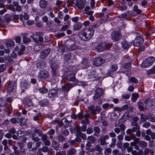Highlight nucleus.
Returning <instances> with one entry per match:
<instances>
[{
	"label": "nucleus",
	"mask_w": 155,
	"mask_h": 155,
	"mask_svg": "<svg viewBox=\"0 0 155 155\" xmlns=\"http://www.w3.org/2000/svg\"><path fill=\"white\" fill-rule=\"evenodd\" d=\"M121 45L122 48L124 49H128L131 45L132 44L126 40H124L121 42Z\"/></svg>",
	"instance_id": "412c9836"
},
{
	"label": "nucleus",
	"mask_w": 155,
	"mask_h": 155,
	"mask_svg": "<svg viewBox=\"0 0 155 155\" xmlns=\"http://www.w3.org/2000/svg\"><path fill=\"white\" fill-rule=\"evenodd\" d=\"M93 130L94 131V135L95 136H98L101 132V129L98 126H95L93 127Z\"/></svg>",
	"instance_id": "2f4dec72"
},
{
	"label": "nucleus",
	"mask_w": 155,
	"mask_h": 155,
	"mask_svg": "<svg viewBox=\"0 0 155 155\" xmlns=\"http://www.w3.org/2000/svg\"><path fill=\"white\" fill-rule=\"evenodd\" d=\"M65 49V47L64 46H60L58 47V50L59 53L63 54L64 51Z\"/></svg>",
	"instance_id": "de8ad7c7"
},
{
	"label": "nucleus",
	"mask_w": 155,
	"mask_h": 155,
	"mask_svg": "<svg viewBox=\"0 0 155 155\" xmlns=\"http://www.w3.org/2000/svg\"><path fill=\"white\" fill-rule=\"evenodd\" d=\"M50 52V49L49 48L44 49L41 52L39 55L40 58L41 59H45L48 55Z\"/></svg>",
	"instance_id": "2eb2a0df"
},
{
	"label": "nucleus",
	"mask_w": 155,
	"mask_h": 155,
	"mask_svg": "<svg viewBox=\"0 0 155 155\" xmlns=\"http://www.w3.org/2000/svg\"><path fill=\"white\" fill-rule=\"evenodd\" d=\"M76 5L77 7L79 9H82L84 7V3L81 0H77Z\"/></svg>",
	"instance_id": "7c9ffc66"
},
{
	"label": "nucleus",
	"mask_w": 155,
	"mask_h": 155,
	"mask_svg": "<svg viewBox=\"0 0 155 155\" xmlns=\"http://www.w3.org/2000/svg\"><path fill=\"white\" fill-rule=\"evenodd\" d=\"M87 142L86 145L87 147L91 146V143H94L96 141V138L93 135L88 136L87 139Z\"/></svg>",
	"instance_id": "6e6552de"
},
{
	"label": "nucleus",
	"mask_w": 155,
	"mask_h": 155,
	"mask_svg": "<svg viewBox=\"0 0 155 155\" xmlns=\"http://www.w3.org/2000/svg\"><path fill=\"white\" fill-rule=\"evenodd\" d=\"M34 132L38 134L39 137H41L42 135L43 132L40 129H34Z\"/></svg>",
	"instance_id": "3c124183"
},
{
	"label": "nucleus",
	"mask_w": 155,
	"mask_h": 155,
	"mask_svg": "<svg viewBox=\"0 0 155 155\" xmlns=\"http://www.w3.org/2000/svg\"><path fill=\"white\" fill-rule=\"evenodd\" d=\"M25 50V47L24 45H21L18 51V54L19 56L22 55Z\"/></svg>",
	"instance_id": "c85d7f7f"
},
{
	"label": "nucleus",
	"mask_w": 155,
	"mask_h": 155,
	"mask_svg": "<svg viewBox=\"0 0 155 155\" xmlns=\"http://www.w3.org/2000/svg\"><path fill=\"white\" fill-rule=\"evenodd\" d=\"M133 127L132 128V130L133 132H135L140 129V127L139 126H133Z\"/></svg>",
	"instance_id": "0e129e2a"
},
{
	"label": "nucleus",
	"mask_w": 155,
	"mask_h": 155,
	"mask_svg": "<svg viewBox=\"0 0 155 155\" xmlns=\"http://www.w3.org/2000/svg\"><path fill=\"white\" fill-rule=\"evenodd\" d=\"M22 40L24 44H28L31 41L30 38L25 36H22Z\"/></svg>",
	"instance_id": "4c0bfd02"
},
{
	"label": "nucleus",
	"mask_w": 155,
	"mask_h": 155,
	"mask_svg": "<svg viewBox=\"0 0 155 155\" xmlns=\"http://www.w3.org/2000/svg\"><path fill=\"white\" fill-rule=\"evenodd\" d=\"M65 45L69 51H74L80 48V47L77 45L74 41L71 39H69L66 41Z\"/></svg>",
	"instance_id": "f257e3e1"
},
{
	"label": "nucleus",
	"mask_w": 155,
	"mask_h": 155,
	"mask_svg": "<svg viewBox=\"0 0 155 155\" xmlns=\"http://www.w3.org/2000/svg\"><path fill=\"white\" fill-rule=\"evenodd\" d=\"M102 150L103 148L100 145L98 144L96 145L94 147L91 148V151L92 152L97 151L98 152V153H100Z\"/></svg>",
	"instance_id": "aec40b11"
},
{
	"label": "nucleus",
	"mask_w": 155,
	"mask_h": 155,
	"mask_svg": "<svg viewBox=\"0 0 155 155\" xmlns=\"http://www.w3.org/2000/svg\"><path fill=\"white\" fill-rule=\"evenodd\" d=\"M77 151L76 149L72 147L67 151L66 155H74L76 154Z\"/></svg>",
	"instance_id": "393cba45"
},
{
	"label": "nucleus",
	"mask_w": 155,
	"mask_h": 155,
	"mask_svg": "<svg viewBox=\"0 0 155 155\" xmlns=\"http://www.w3.org/2000/svg\"><path fill=\"white\" fill-rule=\"evenodd\" d=\"M18 124L21 126H24L26 124V120L23 118H20L17 120Z\"/></svg>",
	"instance_id": "473e14b6"
},
{
	"label": "nucleus",
	"mask_w": 155,
	"mask_h": 155,
	"mask_svg": "<svg viewBox=\"0 0 155 155\" xmlns=\"http://www.w3.org/2000/svg\"><path fill=\"white\" fill-rule=\"evenodd\" d=\"M41 116V113H38L37 115L34 117L33 120L35 121H37L39 120V118Z\"/></svg>",
	"instance_id": "bf43d9fd"
},
{
	"label": "nucleus",
	"mask_w": 155,
	"mask_h": 155,
	"mask_svg": "<svg viewBox=\"0 0 155 155\" xmlns=\"http://www.w3.org/2000/svg\"><path fill=\"white\" fill-rule=\"evenodd\" d=\"M143 103L139 101L138 102V106L139 108L142 111H143L144 110V108L143 107Z\"/></svg>",
	"instance_id": "13d9d810"
},
{
	"label": "nucleus",
	"mask_w": 155,
	"mask_h": 155,
	"mask_svg": "<svg viewBox=\"0 0 155 155\" xmlns=\"http://www.w3.org/2000/svg\"><path fill=\"white\" fill-rule=\"evenodd\" d=\"M39 104L42 107H45L48 104L49 101L47 99H43L40 101Z\"/></svg>",
	"instance_id": "c756f323"
},
{
	"label": "nucleus",
	"mask_w": 155,
	"mask_h": 155,
	"mask_svg": "<svg viewBox=\"0 0 155 155\" xmlns=\"http://www.w3.org/2000/svg\"><path fill=\"white\" fill-rule=\"evenodd\" d=\"M154 60L155 58L153 57H149L142 62L141 65V66L144 68L148 67L152 65Z\"/></svg>",
	"instance_id": "7ed1b4c3"
},
{
	"label": "nucleus",
	"mask_w": 155,
	"mask_h": 155,
	"mask_svg": "<svg viewBox=\"0 0 155 155\" xmlns=\"http://www.w3.org/2000/svg\"><path fill=\"white\" fill-rule=\"evenodd\" d=\"M86 36L87 41L89 40L93 36L94 33V30L93 29H85Z\"/></svg>",
	"instance_id": "f3484780"
},
{
	"label": "nucleus",
	"mask_w": 155,
	"mask_h": 155,
	"mask_svg": "<svg viewBox=\"0 0 155 155\" xmlns=\"http://www.w3.org/2000/svg\"><path fill=\"white\" fill-rule=\"evenodd\" d=\"M48 5L47 1L45 0H41L39 2V6L42 8H45Z\"/></svg>",
	"instance_id": "f704fd0d"
},
{
	"label": "nucleus",
	"mask_w": 155,
	"mask_h": 155,
	"mask_svg": "<svg viewBox=\"0 0 155 155\" xmlns=\"http://www.w3.org/2000/svg\"><path fill=\"white\" fill-rule=\"evenodd\" d=\"M129 80L130 82L134 84H136L138 82V80L134 77H131L129 78Z\"/></svg>",
	"instance_id": "052dcab7"
},
{
	"label": "nucleus",
	"mask_w": 155,
	"mask_h": 155,
	"mask_svg": "<svg viewBox=\"0 0 155 155\" xmlns=\"http://www.w3.org/2000/svg\"><path fill=\"white\" fill-rule=\"evenodd\" d=\"M93 132V129L92 127H88L86 130V133L87 134H91Z\"/></svg>",
	"instance_id": "680f3d73"
},
{
	"label": "nucleus",
	"mask_w": 155,
	"mask_h": 155,
	"mask_svg": "<svg viewBox=\"0 0 155 155\" xmlns=\"http://www.w3.org/2000/svg\"><path fill=\"white\" fill-rule=\"evenodd\" d=\"M57 140L59 142L63 143L66 140V138L63 135H59L57 138Z\"/></svg>",
	"instance_id": "72a5a7b5"
},
{
	"label": "nucleus",
	"mask_w": 155,
	"mask_h": 155,
	"mask_svg": "<svg viewBox=\"0 0 155 155\" xmlns=\"http://www.w3.org/2000/svg\"><path fill=\"white\" fill-rule=\"evenodd\" d=\"M154 74H155V66H153L150 69L147 71V75H149Z\"/></svg>",
	"instance_id": "37998d69"
},
{
	"label": "nucleus",
	"mask_w": 155,
	"mask_h": 155,
	"mask_svg": "<svg viewBox=\"0 0 155 155\" xmlns=\"http://www.w3.org/2000/svg\"><path fill=\"white\" fill-rule=\"evenodd\" d=\"M51 145L53 148L56 150H58L60 146V144L59 142L55 140L53 141L52 142Z\"/></svg>",
	"instance_id": "cd10ccee"
},
{
	"label": "nucleus",
	"mask_w": 155,
	"mask_h": 155,
	"mask_svg": "<svg viewBox=\"0 0 155 155\" xmlns=\"http://www.w3.org/2000/svg\"><path fill=\"white\" fill-rule=\"evenodd\" d=\"M148 116L144 114L143 113L140 114V120L142 122H146L148 119Z\"/></svg>",
	"instance_id": "a19ab883"
},
{
	"label": "nucleus",
	"mask_w": 155,
	"mask_h": 155,
	"mask_svg": "<svg viewBox=\"0 0 155 155\" xmlns=\"http://www.w3.org/2000/svg\"><path fill=\"white\" fill-rule=\"evenodd\" d=\"M88 108L89 112L93 115H95L99 113L102 110L101 107L98 106H95L94 105H90L88 107Z\"/></svg>",
	"instance_id": "f03ea898"
},
{
	"label": "nucleus",
	"mask_w": 155,
	"mask_h": 155,
	"mask_svg": "<svg viewBox=\"0 0 155 155\" xmlns=\"http://www.w3.org/2000/svg\"><path fill=\"white\" fill-rule=\"evenodd\" d=\"M74 86L73 84L67 83L62 85V90L64 92H68Z\"/></svg>",
	"instance_id": "4468645a"
},
{
	"label": "nucleus",
	"mask_w": 155,
	"mask_h": 155,
	"mask_svg": "<svg viewBox=\"0 0 155 155\" xmlns=\"http://www.w3.org/2000/svg\"><path fill=\"white\" fill-rule=\"evenodd\" d=\"M88 78H94L97 75V73L95 71L92 70L88 74Z\"/></svg>",
	"instance_id": "c9c22d12"
},
{
	"label": "nucleus",
	"mask_w": 155,
	"mask_h": 155,
	"mask_svg": "<svg viewBox=\"0 0 155 155\" xmlns=\"http://www.w3.org/2000/svg\"><path fill=\"white\" fill-rule=\"evenodd\" d=\"M111 44L100 42L99 43L96 47V49L99 52L104 51L105 49H108L111 47Z\"/></svg>",
	"instance_id": "20e7f679"
},
{
	"label": "nucleus",
	"mask_w": 155,
	"mask_h": 155,
	"mask_svg": "<svg viewBox=\"0 0 155 155\" xmlns=\"http://www.w3.org/2000/svg\"><path fill=\"white\" fill-rule=\"evenodd\" d=\"M109 136L108 135L101 136L99 138V141L100 142V144L101 146H104L107 144L108 143L106 142V140H108Z\"/></svg>",
	"instance_id": "9b49d317"
},
{
	"label": "nucleus",
	"mask_w": 155,
	"mask_h": 155,
	"mask_svg": "<svg viewBox=\"0 0 155 155\" xmlns=\"http://www.w3.org/2000/svg\"><path fill=\"white\" fill-rule=\"evenodd\" d=\"M111 152V149L110 147L106 148L104 151V155H109Z\"/></svg>",
	"instance_id": "5fc2aeb1"
},
{
	"label": "nucleus",
	"mask_w": 155,
	"mask_h": 155,
	"mask_svg": "<svg viewBox=\"0 0 155 155\" xmlns=\"http://www.w3.org/2000/svg\"><path fill=\"white\" fill-rule=\"evenodd\" d=\"M129 117H130L128 113H125L123 115L122 119H123L124 121H125Z\"/></svg>",
	"instance_id": "338daca9"
},
{
	"label": "nucleus",
	"mask_w": 155,
	"mask_h": 155,
	"mask_svg": "<svg viewBox=\"0 0 155 155\" xmlns=\"http://www.w3.org/2000/svg\"><path fill=\"white\" fill-rule=\"evenodd\" d=\"M139 120V118L137 117H134L132 118V120L131 122V125L132 126H139L138 124L137 121Z\"/></svg>",
	"instance_id": "bb28decb"
},
{
	"label": "nucleus",
	"mask_w": 155,
	"mask_h": 155,
	"mask_svg": "<svg viewBox=\"0 0 155 155\" xmlns=\"http://www.w3.org/2000/svg\"><path fill=\"white\" fill-rule=\"evenodd\" d=\"M15 85V83L14 81H12L9 84L8 87L7 91L9 92H11L14 89V87Z\"/></svg>",
	"instance_id": "5701e85b"
},
{
	"label": "nucleus",
	"mask_w": 155,
	"mask_h": 155,
	"mask_svg": "<svg viewBox=\"0 0 155 155\" xmlns=\"http://www.w3.org/2000/svg\"><path fill=\"white\" fill-rule=\"evenodd\" d=\"M39 92L42 94H44L47 92L48 89L47 88L43 87L40 88L39 89Z\"/></svg>",
	"instance_id": "603ef678"
},
{
	"label": "nucleus",
	"mask_w": 155,
	"mask_h": 155,
	"mask_svg": "<svg viewBox=\"0 0 155 155\" xmlns=\"http://www.w3.org/2000/svg\"><path fill=\"white\" fill-rule=\"evenodd\" d=\"M133 11L136 12L138 14H140L141 13V10L138 8V7L137 5H134L133 7Z\"/></svg>",
	"instance_id": "4d7b16f0"
},
{
	"label": "nucleus",
	"mask_w": 155,
	"mask_h": 155,
	"mask_svg": "<svg viewBox=\"0 0 155 155\" xmlns=\"http://www.w3.org/2000/svg\"><path fill=\"white\" fill-rule=\"evenodd\" d=\"M105 62V60L103 58L97 57L94 59L93 65L95 66H98L104 64Z\"/></svg>",
	"instance_id": "f8f14e48"
},
{
	"label": "nucleus",
	"mask_w": 155,
	"mask_h": 155,
	"mask_svg": "<svg viewBox=\"0 0 155 155\" xmlns=\"http://www.w3.org/2000/svg\"><path fill=\"white\" fill-rule=\"evenodd\" d=\"M6 101L2 98H0V107H3L6 105Z\"/></svg>",
	"instance_id": "49530a36"
},
{
	"label": "nucleus",
	"mask_w": 155,
	"mask_h": 155,
	"mask_svg": "<svg viewBox=\"0 0 155 155\" xmlns=\"http://www.w3.org/2000/svg\"><path fill=\"white\" fill-rule=\"evenodd\" d=\"M94 95L93 97L94 101H95L101 97L104 93V91L102 88H98L96 89Z\"/></svg>",
	"instance_id": "39448f33"
},
{
	"label": "nucleus",
	"mask_w": 155,
	"mask_h": 155,
	"mask_svg": "<svg viewBox=\"0 0 155 155\" xmlns=\"http://www.w3.org/2000/svg\"><path fill=\"white\" fill-rule=\"evenodd\" d=\"M25 104L28 106H31L33 105V104L31 102V99L30 98H28L25 101Z\"/></svg>",
	"instance_id": "c03bdc74"
},
{
	"label": "nucleus",
	"mask_w": 155,
	"mask_h": 155,
	"mask_svg": "<svg viewBox=\"0 0 155 155\" xmlns=\"http://www.w3.org/2000/svg\"><path fill=\"white\" fill-rule=\"evenodd\" d=\"M144 44L145 45H142L139 47V51H144L146 47L147 46H148V45L147 43L145 42Z\"/></svg>",
	"instance_id": "69168bd1"
},
{
	"label": "nucleus",
	"mask_w": 155,
	"mask_h": 155,
	"mask_svg": "<svg viewBox=\"0 0 155 155\" xmlns=\"http://www.w3.org/2000/svg\"><path fill=\"white\" fill-rule=\"evenodd\" d=\"M149 153L151 155H154V151L152 149L148 147H146L144 150V155H147Z\"/></svg>",
	"instance_id": "4be33fe9"
},
{
	"label": "nucleus",
	"mask_w": 155,
	"mask_h": 155,
	"mask_svg": "<svg viewBox=\"0 0 155 155\" xmlns=\"http://www.w3.org/2000/svg\"><path fill=\"white\" fill-rule=\"evenodd\" d=\"M58 90L56 89H51L49 91L48 96L49 98H52L56 96L58 94Z\"/></svg>",
	"instance_id": "a211bd4d"
},
{
	"label": "nucleus",
	"mask_w": 155,
	"mask_h": 155,
	"mask_svg": "<svg viewBox=\"0 0 155 155\" xmlns=\"http://www.w3.org/2000/svg\"><path fill=\"white\" fill-rule=\"evenodd\" d=\"M79 136H80L81 138L84 140H86L87 138L86 134L84 133H83L82 132H79Z\"/></svg>",
	"instance_id": "a18cd8bd"
},
{
	"label": "nucleus",
	"mask_w": 155,
	"mask_h": 155,
	"mask_svg": "<svg viewBox=\"0 0 155 155\" xmlns=\"http://www.w3.org/2000/svg\"><path fill=\"white\" fill-rule=\"evenodd\" d=\"M79 38L82 40L87 41L86 36L85 30L84 31H81L79 34Z\"/></svg>",
	"instance_id": "a878e982"
},
{
	"label": "nucleus",
	"mask_w": 155,
	"mask_h": 155,
	"mask_svg": "<svg viewBox=\"0 0 155 155\" xmlns=\"http://www.w3.org/2000/svg\"><path fill=\"white\" fill-rule=\"evenodd\" d=\"M74 70L73 66H71L69 68L68 67H65L63 69V71L64 72H66V73L70 72Z\"/></svg>",
	"instance_id": "79ce46f5"
},
{
	"label": "nucleus",
	"mask_w": 155,
	"mask_h": 155,
	"mask_svg": "<svg viewBox=\"0 0 155 155\" xmlns=\"http://www.w3.org/2000/svg\"><path fill=\"white\" fill-rule=\"evenodd\" d=\"M144 39L140 36H137L135 40L133 41V44L134 46H138L143 43Z\"/></svg>",
	"instance_id": "ddd939ff"
},
{
	"label": "nucleus",
	"mask_w": 155,
	"mask_h": 155,
	"mask_svg": "<svg viewBox=\"0 0 155 155\" xmlns=\"http://www.w3.org/2000/svg\"><path fill=\"white\" fill-rule=\"evenodd\" d=\"M151 103V101L150 100L148 99L145 100L144 101L145 107V108H147L150 106Z\"/></svg>",
	"instance_id": "864d4df0"
},
{
	"label": "nucleus",
	"mask_w": 155,
	"mask_h": 155,
	"mask_svg": "<svg viewBox=\"0 0 155 155\" xmlns=\"http://www.w3.org/2000/svg\"><path fill=\"white\" fill-rule=\"evenodd\" d=\"M71 54L68 53L64 55V58L67 61H69L71 59Z\"/></svg>",
	"instance_id": "8fccbe9b"
},
{
	"label": "nucleus",
	"mask_w": 155,
	"mask_h": 155,
	"mask_svg": "<svg viewBox=\"0 0 155 155\" xmlns=\"http://www.w3.org/2000/svg\"><path fill=\"white\" fill-rule=\"evenodd\" d=\"M65 79L69 81H74L76 80L74 70L70 72L66 73L65 75Z\"/></svg>",
	"instance_id": "0eeeda50"
},
{
	"label": "nucleus",
	"mask_w": 155,
	"mask_h": 155,
	"mask_svg": "<svg viewBox=\"0 0 155 155\" xmlns=\"http://www.w3.org/2000/svg\"><path fill=\"white\" fill-rule=\"evenodd\" d=\"M117 116L116 114L112 113L110 116V119L111 121H114L117 118Z\"/></svg>",
	"instance_id": "6e6d98bb"
},
{
	"label": "nucleus",
	"mask_w": 155,
	"mask_h": 155,
	"mask_svg": "<svg viewBox=\"0 0 155 155\" xmlns=\"http://www.w3.org/2000/svg\"><path fill=\"white\" fill-rule=\"evenodd\" d=\"M65 35L64 32H59L55 34V36L58 38L63 37Z\"/></svg>",
	"instance_id": "e2e57ef3"
},
{
	"label": "nucleus",
	"mask_w": 155,
	"mask_h": 155,
	"mask_svg": "<svg viewBox=\"0 0 155 155\" xmlns=\"http://www.w3.org/2000/svg\"><path fill=\"white\" fill-rule=\"evenodd\" d=\"M58 67V65L57 62L54 61H52L51 65V67L52 70L53 76H55L56 75Z\"/></svg>",
	"instance_id": "1a4fd4ad"
},
{
	"label": "nucleus",
	"mask_w": 155,
	"mask_h": 155,
	"mask_svg": "<svg viewBox=\"0 0 155 155\" xmlns=\"http://www.w3.org/2000/svg\"><path fill=\"white\" fill-rule=\"evenodd\" d=\"M55 155H66V152L65 151H61L57 152Z\"/></svg>",
	"instance_id": "774afa93"
},
{
	"label": "nucleus",
	"mask_w": 155,
	"mask_h": 155,
	"mask_svg": "<svg viewBox=\"0 0 155 155\" xmlns=\"http://www.w3.org/2000/svg\"><path fill=\"white\" fill-rule=\"evenodd\" d=\"M109 136L111 137H113L111 139V143L109 144L110 148H114L116 145V139L114 138L116 137V134L114 132L109 133Z\"/></svg>",
	"instance_id": "9d476101"
},
{
	"label": "nucleus",
	"mask_w": 155,
	"mask_h": 155,
	"mask_svg": "<svg viewBox=\"0 0 155 155\" xmlns=\"http://www.w3.org/2000/svg\"><path fill=\"white\" fill-rule=\"evenodd\" d=\"M82 24L78 22L74 25V28L75 31L80 30L82 27Z\"/></svg>",
	"instance_id": "e433bc0d"
},
{
	"label": "nucleus",
	"mask_w": 155,
	"mask_h": 155,
	"mask_svg": "<svg viewBox=\"0 0 155 155\" xmlns=\"http://www.w3.org/2000/svg\"><path fill=\"white\" fill-rule=\"evenodd\" d=\"M139 95L137 93H133L132 94V97H131V100L133 102H135L136 101L137 98L139 97Z\"/></svg>",
	"instance_id": "ea45409f"
},
{
	"label": "nucleus",
	"mask_w": 155,
	"mask_h": 155,
	"mask_svg": "<svg viewBox=\"0 0 155 155\" xmlns=\"http://www.w3.org/2000/svg\"><path fill=\"white\" fill-rule=\"evenodd\" d=\"M46 65V62L42 61H39L36 64L37 68L40 69L43 68Z\"/></svg>",
	"instance_id": "b1692460"
},
{
	"label": "nucleus",
	"mask_w": 155,
	"mask_h": 155,
	"mask_svg": "<svg viewBox=\"0 0 155 155\" xmlns=\"http://www.w3.org/2000/svg\"><path fill=\"white\" fill-rule=\"evenodd\" d=\"M15 45V42L12 40H10L7 41L6 43V45L7 47H11L14 46Z\"/></svg>",
	"instance_id": "09e8293b"
},
{
	"label": "nucleus",
	"mask_w": 155,
	"mask_h": 155,
	"mask_svg": "<svg viewBox=\"0 0 155 155\" xmlns=\"http://www.w3.org/2000/svg\"><path fill=\"white\" fill-rule=\"evenodd\" d=\"M49 76L48 72L46 70H43L41 71L39 74V77L41 79L48 78Z\"/></svg>",
	"instance_id": "dca6fc26"
},
{
	"label": "nucleus",
	"mask_w": 155,
	"mask_h": 155,
	"mask_svg": "<svg viewBox=\"0 0 155 155\" xmlns=\"http://www.w3.org/2000/svg\"><path fill=\"white\" fill-rule=\"evenodd\" d=\"M118 68L117 66L115 65H112L107 72V74L108 75L111 74L114 72L116 71Z\"/></svg>",
	"instance_id": "6ab92c4d"
},
{
	"label": "nucleus",
	"mask_w": 155,
	"mask_h": 155,
	"mask_svg": "<svg viewBox=\"0 0 155 155\" xmlns=\"http://www.w3.org/2000/svg\"><path fill=\"white\" fill-rule=\"evenodd\" d=\"M122 37L121 33L118 31H114L111 34V37L114 41H117L120 40Z\"/></svg>",
	"instance_id": "423d86ee"
},
{
	"label": "nucleus",
	"mask_w": 155,
	"mask_h": 155,
	"mask_svg": "<svg viewBox=\"0 0 155 155\" xmlns=\"http://www.w3.org/2000/svg\"><path fill=\"white\" fill-rule=\"evenodd\" d=\"M138 145L142 148L145 149L147 146V143L146 141L142 140L139 142Z\"/></svg>",
	"instance_id": "58836bf2"
}]
</instances>
